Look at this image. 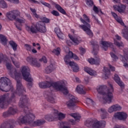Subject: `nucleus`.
I'll use <instances>...</instances> for the list:
<instances>
[{
	"label": "nucleus",
	"instance_id": "nucleus-1",
	"mask_svg": "<svg viewBox=\"0 0 128 128\" xmlns=\"http://www.w3.org/2000/svg\"><path fill=\"white\" fill-rule=\"evenodd\" d=\"M110 89L106 90V86H102L97 88V92L98 94L97 97L100 102H102L104 104H110L114 99V88L112 85L110 84Z\"/></svg>",
	"mask_w": 128,
	"mask_h": 128
},
{
	"label": "nucleus",
	"instance_id": "nucleus-2",
	"mask_svg": "<svg viewBox=\"0 0 128 128\" xmlns=\"http://www.w3.org/2000/svg\"><path fill=\"white\" fill-rule=\"evenodd\" d=\"M25 112L26 114V116H22L18 118L16 121V124H28L30 122L31 126H42V124H44L46 123V121L44 120H36L32 122V120L36 118L34 114L30 112Z\"/></svg>",
	"mask_w": 128,
	"mask_h": 128
},
{
	"label": "nucleus",
	"instance_id": "nucleus-3",
	"mask_svg": "<svg viewBox=\"0 0 128 128\" xmlns=\"http://www.w3.org/2000/svg\"><path fill=\"white\" fill-rule=\"evenodd\" d=\"M20 16V12L18 10H12L8 12L6 14V17L9 20H16L17 22L16 24V28L19 30H22V25L18 26L19 24H24L26 22V20L24 18H17L18 16Z\"/></svg>",
	"mask_w": 128,
	"mask_h": 128
},
{
	"label": "nucleus",
	"instance_id": "nucleus-4",
	"mask_svg": "<svg viewBox=\"0 0 128 128\" xmlns=\"http://www.w3.org/2000/svg\"><path fill=\"white\" fill-rule=\"evenodd\" d=\"M83 18H80V20L82 24H84L80 25L79 28H82V30H83L88 36H92V32L90 30V18H88L86 14H83Z\"/></svg>",
	"mask_w": 128,
	"mask_h": 128
},
{
	"label": "nucleus",
	"instance_id": "nucleus-5",
	"mask_svg": "<svg viewBox=\"0 0 128 128\" xmlns=\"http://www.w3.org/2000/svg\"><path fill=\"white\" fill-rule=\"evenodd\" d=\"M10 76L12 78H15L17 82L16 84V94H20V92H24V86L22 85V83L20 82V80H18L20 78V74L19 73H18V72H16V70H10L9 72Z\"/></svg>",
	"mask_w": 128,
	"mask_h": 128
},
{
	"label": "nucleus",
	"instance_id": "nucleus-6",
	"mask_svg": "<svg viewBox=\"0 0 128 128\" xmlns=\"http://www.w3.org/2000/svg\"><path fill=\"white\" fill-rule=\"evenodd\" d=\"M106 121H98L96 119L89 118L85 122L86 126L91 128H104L106 126Z\"/></svg>",
	"mask_w": 128,
	"mask_h": 128
},
{
	"label": "nucleus",
	"instance_id": "nucleus-7",
	"mask_svg": "<svg viewBox=\"0 0 128 128\" xmlns=\"http://www.w3.org/2000/svg\"><path fill=\"white\" fill-rule=\"evenodd\" d=\"M68 84V82L66 80H60L56 82L53 84L52 86L57 91H60L63 92L64 94H68V90L66 87Z\"/></svg>",
	"mask_w": 128,
	"mask_h": 128
},
{
	"label": "nucleus",
	"instance_id": "nucleus-8",
	"mask_svg": "<svg viewBox=\"0 0 128 128\" xmlns=\"http://www.w3.org/2000/svg\"><path fill=\"white\" fill-rule=\"evenodd\" d=\"M21 72L22 73L24 80L28 82V88H32V86L34 79H32L30 74V68L28 66H23L21 68Z\"/></svg>",
	"mask_w": 128,
	"mask_h": 128
},
{
	"label": "nucleus",
	"instance_id": "nucleus-9",
	"mask_svg": "<svg viewBox=\"0 0 128 128\" xmlns=\"http://www.w3.org/2000/svg\"><path fill=\"white\" fill-rule=\"evenodd\" d=\"M66 114L61 112H59L56 109H54L52 112L49 115L45 116V118L48 122H52L55 118H58L60 120H64L66 118Z\"/></svg>",
	"mask_w": 128,
	"mask_h": 128
},
{
	"label": "nucleus",
	"instance_id": "nucleus-10",
	"mask_svg": "<svg viewBox=\"0 0 128 128\" xmlns=\"http://www.w3.org/2000/svg\"><path fill=\"white\" fill-rule=\"evenodd\" d=\"M12 88L10 80L7 78L2 77L0 80V90L2 92H10Z\"/></svg>",
	"mask_w": 128,
	"mask_h": 128
},
{
	"label": "nucleus",
	"instance_id": "nucleus-11",
	"mask_svg": "<svg viewBox=\"0 0 128 128\" xmlns=\"http://www.w3.org/2000/svg\"><path fill=\"white\" fill-rule=\"evenodd\" d=\"M66 52L67 54L64 58V60L66 64H68L70 62H70V58H74L75 60H80V58L76 54H72V52L70 51V48L66 47Z\"/></svg>",
	"mask_w": 128,
	"mask_h": 128
},
{
	"label": "nucleus",
	"instance_id": "nucleus-12",
	"mask_svg": "<svg viewBox=\"0 0 128 128\" xmlns=\"http://www.w3.org/2000/svg\"><path fill=\"white\" fill-rule=\"evenodd\" d=\"M120 58L124 64V66L128 70V48L124 50V56L120 55Z\"/></svg>",
	"mask_w": 128,
	"mask_h": 128
},
{
	"label": "nucleus",
	"instance_id": "nucleus-13",
	"mask_svg": "<svg viewBox=\"0 0 128 128\" xmlns=\"http://www.w3.org/2000/svg\"><path fill=\"white\" fill-rule=\"evenodd\" d=\"M26 30L28 32H32V34H36L38 32V23L36 24L32 23L30 26H26Z\"/></svg>",
	"mask_w": 128,
	"mask_h": 128
},
{
	"label": "nucleus",
	"instance_id": "nucleus-14",
	"mask_svg": "<svg viewBox=\"0 0 128 128\" xmlns=\"http://www.w3.org/2000/svg\"><path fill=\"white\" fill-rule=\"evenodd\" d=\"M114 118L120 120H126L128 118V114L124 112H117L114 114Z\"/></svg>",
	"mask_w": 128,
	"mask_h": 128
},
{
	"label": "nucleus",
	"instance_id": "nucleus-15",
	"mask_svg": "<svg viewBox=\"0 0 128 128\" xmlns=\"http://www.w3.org/2000/svg\"><path fill=\"white\" fill-rule=\"evenodd\" d=\"M26 61L29 62L31 66L35 68H40V64L38 62V60L36 58L28 57L26 58Z\"/></svg>",
	"mask_w": 128,
	"mask_h": 128
},
{
	"label": "nucleus",
	"instance_id": "nucleus-16",
	"mask_svg": "<svg viewBox=\"0 0 128 128\" xmlns=\"http://www.w3.org/2000/svg\"><path fill=\"white\" fill-rule=\"evenodd\" d=\"M122 110V106L118 104H115L110 106L108 110L109 114H112L114 112H118V110Z\"/></svg>",
	"mask_w": 128,
	"mask_h": 128
},
{
	"label": "nucleus",
	"instance_id": "nucleus-17",
	"mask_svg": "<svg viewBox=\"0 0 128 128\" xmlns=\"http://www.w3.org/2000/svg\"><path fill=\"white\" fill-rule=\"evenodd\" d=\"M76 102H78V100H76V98L74 96H71L70 97L69 101L66 102V105L68 108H70L72 106H76Z\"/></svg>",
	"mask_w": 128,
	"mask_h": 128
},
{
	"label": "nucleus",
	"instance_id": "nucleus-18",
	"mask_svg": "<svg viewBox=\"0 0 128 128\" xmlns=\"http://www.w3.org/2000/svg\"><path fill=\"white\" fill-rule=\"evenodd\" d=\"M37 26H38V32L44 34L46 32V24L44 22H40L37 23Z\"/></svg>",
	"mask_w": 128,
	"mask_h": 128
},
{
	"label": "nucleus",
	"instance_id": "nucleus-19",
	"mask_svg": "<svg viewBox=\"0 0 128 128\" xmlns=\"http://www.w3.org/2000/svg\"><path fill=\"white\" fill-rule=\"evenodd\" d=\"M88 62L90 64H96L98 66L100 63V58L98 56L96 55L94 56V58H90L88 59Z\"/></svg>",
	"mask_w": 128,
	"mask_h": 128
},
{
	"label": "nucleus",
	"instance_id": "nucleus-20",
	"mask_svg": "<svg viewBox=\"0 0 128 128\" xmlns=\"http://www.w3.org/2000/svg\"><path fill=\"white\" fill-rule=\"evenodd\" d=\"M68 36L70 40H72L74 44H78L80 43V42H82V38H80V36H72L70 34H69Z\"/></svg>",
	"mask_w": 128,
	"mask_h": 128
},
{
	"label": "nucleus",
	"instance_id": "nucleus-21",
	"mask_svg": "<svg viewBox=\"0 0 128 128\" xmlns=\"http://www.w3.org/2000/svg\"><path fill=\"white\" fill-rule=\"evenodd\" d=\"M75 92L80 94H85L86 92V90H84V87L81 84L77 86L76 88Z\"/></svg>",
	"mask_w": 128,
	"mask_h": 128
},
{
	"label": "nucleus",
	"instance_id": "nucleus-22",
	"mask_svg": "<svg viewBox=\"0 0 128 128\" xmlns=\"http://www.w3.org/2000/svg\"><path fill=\"white\" fill-rule=\"evenodd\" d=\"M28 98L26 96V95L22 96L20 98L19 106L20 108H24V104H28Z\"/></svg>",
	"mask_w": 128,
	"mask_h": 128
},
{
	"label": "nucleus",
	"instance_id": "nucleus-23",
	"mask_svg": "<svg viewBox=\"0 0 128 128\" xmlns=\"http://www.w3.org/2000/svg\"><path fill=\"white\" fill-rule=\"evenodd\" d=\"M113 8L114 10H118L119 12H124L126 10V6L120 4L119 6L114 5Z\"/></svg>",
	"mask_w": 128,
	"mask_h": 128
},
{
	"label": "nucleus",
	"instance_id": "nucleus-24",
	"mask_svg": "<svg viewBox=\"0 0 128 128\" xmlns=\"http://www.w3.org/2000/svg\"><path fill=\"white\" fill-rule=\"evenodd\" d=\"M114 80L118 84L120 88H124V82L120 80V78L118 77V75L115 74L114 76Z\"/></svg>",
	"mask_w": 128,
	"mask_h": 128
},
{
	"label": "nucleus",
	"instance_id": "nucleus-25",
	"mask_svg": "<svg viewBox=\"0 0 128 128\" xmlns=\"http://www.w3.org/2000/svg\"><path fill=\"white\" fill-rule=\"evenodd\" d=\"M66 64L70 66L72 70H73V72H77L80 70V67H78V64L74 62H70V63Z\"/></svg>",
	"mask_w": 128,
	"mask_h": 128
},
{
	"label": "nucleus",
	"instance_id": "nucleus-26",
	"mask_svg": "<svg viewBox=\"0 0 128 128\" xmlns=\"http://www.w3.org/2000/svg\"><path fill=\"white\" fill-rule=\"evenodd\" d=\"M39 87L40 88H50L52 86V82H50L46 81L44 82H40L38 84Z\"/></svg>",
	"mask_w": 128,
	"mask_h": 128
},
{
	"label": "nucleus",
	"instance_id": "nucleus-27",
	"mask_svg": "<svg viewBox=\"0 0 128 128\" xmlns=\"http://www.w3.org/2000/svg\"><path fill=\"white\" fill-rule=\"evenodd\" d=\"M101 44H102V48L104 50H108V48H112V44L106 42V41H102Z\"/></svg>",
	"mask_w": 128,
	"mask_h": 128
},
{
	"label": "nucleus",
	"instance_id": "nucleus-28",
	"mask_svg": "<svg viewBox=\"0 0 128 128\" xmlns=\"http://www.w3.org/2000/svg\"><path fill=\"white\" fill-rule=\"evenodd\" d=\"M18 110L16 109H14V108H10L8 112H5L3 114L4 116H8L10 114H16Z\"/></svg>",
	"mask_w": 128,
	"mask_h": 128
},
{
	"label": "nucleus",
	"instance_id": "nucleus-29",
	"mask_svg": "<svg viewBox=\"0 0 128 128\" xmlns=\"http://www.w3.org/2000/svg\"><path fill=\"white\" fill-rule=\"evenodd\" d=\"M110 74V71L108 67L104 66L103 70V78L106 80V78H108Z\"/></svg>",
	"mask_w": 128,
	"mask_h": 128
},
{
	"label": "nucleus",
	"instance_id": "nucleus-30",
	"mask_svg": "<svg viewBox=\"0 0 128 128\" xmlns=\"http://www.w3.org/2000/svg\"><path fill=\"white\" fill-rule=\"evenodd\" d=\"M84 70L86 72H87V74H88L90 76H96V72L92 70V69L88 67H84Z\"/></svg>",
	"mask_w": 128,
	"mask_h": 128
},
{
	"label": "nucleus",
	"instance_id": "nucleus-31",
	"mask_svg": "<svg viewBox=\"0 0 128 128\" xmlns=\"http://www.w3.org/2000/svg\"><path fill=\"white\" fill-rule=\"evenodd\" d=\"M116 39L120 40L121 39L120 36L118 34L115 36V38H114V44L115 46H116L118 48H120V46H124V44H122V42H118V41H116Z\"/></svg>",
	"mask_w": 128,
	"mask_h": 128
},
{
	"label": "nucleus",
	"instance_id": "nucleus-32",
	"mask_svg": "<svg viewBox=\"0 0 128 128\" xmlns=\"http://www.w3.org/2000/svg\"><path fill=\"white\" fill-rule=\"evenodd\" d=\"M56 70V66L54 65L51 64L48 66L45 69V72L46 74H50L53 70Z\"/></svg>",
	"mask_w": 128,
	"mask_h": 128
},
{
	"label": "nucleus",
	"instance_id": "nucleus-33",
	"mask_svg": "<svg viewBox=\"0 0 128 128\" xmlns=\"http://www.w3.org/2000/svg\"><path fill=\"white\" fill-rule=\"evenodd\" d=\"M112 14L114 18H115V20H116V22H118L122 26H124V22H122V18H120V17L118 16V15L116 13L112 12Z\"/></svg>",
	"mask_w": 128,
	"mask_h": 128
},
{
	"label": "nucleus",
	"instance_id": "nucleus-34",
	"mask_svg": "<svg viewBox=\"0 0 128 128\" xmlns=\"http://www.w3.org/2000/svg\"><path fill=\"white\" fill-rule=\"evenodd\" d=\"M0 128H14V126H12V122H4L0 126Z\"/></svg>",
	"mask_w": 128,
	"mask_h": 128
},
{
	"label": "nucleus",
	"instance_id": "nucleus-35",
	"mask_svg": "<svg viewBox=\"0 0 128 128\" xmlns=\"http://www.w3.org/2000/svg\"><path fill=\"white\" fill-rule=\"evenodd\" d=\"M123 36L128 40V27L124 26V30H122Z\"/></svg>",
	"mask_w": 128,
	"mask_h": 128
},
{
	"label": "nucleus",
	"instance_id": "nucleus-36",
	"mask_svg": "<svg viewBox=\"0 0 128 128\" xmlns=\"http://www.w3.org/2000/svg\"><path fill=\"white\" fill-rule=\"evenodd\" d=\"M0 42L4 46L6 44V37L4 35L0 34Z\"/></svg>",
	"mask_w": 128,
	"mask_h": 128
},
{
	"label": "nucleus",
	"instance_id": "nucleus-37",
	"mask_svg": "<svg viewBox=\"0 0 128 128\" xmlns=\"http://www.w3.org/2000/svg\"><path fill=\"white\" fill-rule=\"evenodd\" d=\"M55 8L58 10L60 12H61V14H66V11L64 10L62 8V6H60L58 4H55Z\"/></svg>",
	"mask_w": 128,
	"mask_h": 128
},
{
	"label": "nucleus",
	"instance_id": "nucleus-38",
	"mask_svg": "<svg viewBox=\"0 0 128 128\" xmlns=\"http://www.w3.org/2000/svg\"><path fill=\"white\" fill-rule=\"evenodd\" d=\"M101 110L103 112V114H101V118L102 120H104L105 118H106L108 116V114L106 112V110L104 109H102Z\"/></svg>",
	"mask_w": 128,
	"mask_h": 128
},
{
	"label": "nucleus",
	"instance_id": "nucleus-39",
	"mask_svg": "<svg viewBox=\"0 0 128 128\" xmlns=\"http://www.w3.org/2000/svg\"><path fill=\"white\" fill-rule=\"evenodd\" d=\"M0 8H8V4L4 0H0Z\"/></svg>",
	"mask_w": 128,
	"mask_h": 128
},
{
	"label": "nucleus",
	"instance_id": "nucleus-40",
	"mask_svg": "<svg viewBox=\"0 0 128 128\" xmlns=\"http://www.w3.org/2000/svg\"><path fill=\"white\" fill-rule=\"evenodd\" d=\"M30 10L32 12V15L34 18H40V15L36 14V10L30 8Z\"/></svg>",
	"mask_w": 128,
	"mask_h": 128
},
{
	"label": "nucleus",
	"instance_id": "nucleus-41",
	"mask_svg": "<svg viewBox=\"0 0 128 128\" xmlns=\"http://www.w3.org/2000/svg\"><path fill=\"white\" fill-rule=\"evenodd\" d=\"M10 44L11 46L14 50H16V48H18V44L14 41H10Z\"/></svg>",
	"mask_w": 128,
	"mask_h": 128
},
{
	"label": "nucleus",
	"instance_id": "nucleus-42",
	"mask_svg": "<svg viewBox=\"0 0 128 128\" xmlns=\"http://www.w3.org/2000/svg\"><path fill=\"white\" fill-rule=\"evenodd\" d=\"M70 116L72 118H74V120L76 122H78V120H80V115H78L76 114H70Z\"/></svg>",
	"mask_w": 128,
	"mask_h": 128
},
{
	"label": "nucleus",
	"instance_id": "nucleus-43",
	"mask_svg": "<svg viewBox=\"0 0 128 128\" xmlns=\"http://www.w3.org/2000/svg\"><path fill=\"white\" fill-rule=\"evenodd\" d=\"M4 98H6V96H4L0 98V106L2 108H4Z\"/></svg>",
	"mask_w": 128,
	"mask_h": 128
},
{
	"label": "nucleus",
	"instance_id": "nucleus-44",
	"mask_svg": "<svg viewBox=\"0 0 128 128\" xmlns=\"http://www.w3.org/2000/svg\"><path fill=\"white\" fill-rule=\"evenodd\" d=\"M52 52L53 54H56V56H58L60 54V48H57L56 49H54Z\"/></svg>",
	"mask_w": 128,
	"mask_h": 128
},
{
	"label": "nucleus",
	"instance_id": "nucleus-45",
	"mask_svg": "<svg viewBox=\"0 0 128 128\" xmlns=\"http://www.w3.org/2000/svg\"><path fill=\"white\" fill-rule=\"evenodd\" d=\"M54 32L56 34V35L58 36V38H62V36H60V34L62 33V32H60V28H55Z\"/></svg>",
	"mask_w": 128,
	"mask_h": 128
},
{
	"label": "nucleus",
	"instance_id": "nucleus-46",
	"mask_svg": "<svg viewBox=\"0 0 128 128\" xmlns=\"http://www.w3.org/2000/svg\"><path fill=\"white\" fill-rule=\"evenodd\" d=\"M93 10L96 14H102V10L96 6H94Z\"/></svg>",
	"mask_w": 128,
	"mask_h": 128
},
{
	"label": "nucleus",
	"instance_id": "nucleus-47",
	"mask_svg": "<svg viewBox=\"0 0 128 128\" xmlns=\"http://www.w3.org/2000/svg\"><path fill=\"white\" fill-rule=\"evenodd\" d=\"M11 60L16 68H20V62H18L14 60L12 57L11 58Z\"/></svg>",
	"mask_w": 128,
	"mask_h": 128
},
{
	"label": "nucleus",
	"instance_id": "nucleus-48",
	"mask_svg": "<svg viewBox=\"0 0 128 128\" xmlns=\"http://www.w3.org/2000/svg\"><path fill=\"white\" fill-rule=\"evenodd\" d=\"M79 50L80 54H81V56H83V54H86V48L82 47H80Z\"/></svg>",
	"mask_w": 128,
	"mask_h": 128
},
{
	"label": "nucleus",
	"instance_id": "nucleus-49",
	"mask_svg": "<svg viewBox=\"0 0 128 128\" xmlns=\"http://www.w3.org/2000/svg\"><path fill=\"white\" fill-rule=\"evenodd\" d=\"M39 60L44 64H46L48 62V59H46V56H43Z\"/></svg>",
	"mask_w": 128,
	"mask_h": 128
},
{
	"label": "nucleus",
	"instance_id": "nucleus-50",
	"mask_svg": "<svg viewBox=\"0 0 128 128\" xmlns=\"http://www.w3.org/2000/svg\"><path fill=\"white\" fill-rule=\"evenodd\" d=\"M86 102L88 104H91V105H94V102L92 101V100L90 98H88L86 100Z\"/></svg>",
	"mask_w": 128,
	"mask_h": 128
},
{
	"label": "nucleus",
	"instance_id": "nucleus-51",
	"mask_svg": "<svg viewBox=\"0 0 128 128\" xmlns=\"http://www.w3.org/2000/svg\"><path fill=\"white\" fill-rule=\"evenodd\" d=\"M24 48L28 52H32V46L28 44H24Z\"/></svg>",
	"mask_w": 128,
	"mask_h": 128
},
{
	"label": "nucleus",
	"instance_id": "nucleus-52",
	"mask_svg": "<svg viewBox=\"0 0 128 128\" xmlns=\"http://www.w3.org/2000/svg\"><path fill=\"white\" fill-rule=\"evenodd\" d=\"M86 4L88 6H92L94 4V2L92 0H86Z\"/></svg>",
	"mask_w": 128,
	"mask_h": 128
},
{
	"label": "nucleus",
	"instance_id": "nucleus-53",
	"mask_svg": "<svg viewBox=\"0 0 128 128\" xmlns=\"http://www.w3.org/2000/svg\"><path fill=\"white\" fill-rule=\"evenodd\" d=\"M110 54L112 56V58H113L114 60H118V58L112 52H111L110 53Z\"/></svg>",
	"mask_w": 128,
	"mask_h": 128
},
{
	"label": "nucleus",
	"instance_id": "nucleus-54",
	"mask_svg": "<svg viewBox=\"0 0 128 128\" xmlns=\"http://www.w3.org/2000/svg\"><path fill=\"white\" fill-rule=\"evenodd\" d=\"M51 13L53 16H60V13H58L56 10H53Z\"/></svg>",
	"mask_w": 128,
	"mask_h": 128
},
{
	"label": "nucleus",
	"instance_id": "nucleus-55",
	"mask_svg": "<svg viewBox=\"0 0 128 128\" xmlns=\"http://www.w3.org/2000/svg\"><path fill=\"white\" fill-rule=\"evenodd\" d=\"M6 68H8V70H12V64H10V62H6Z\"/></svg>",
	"mask_w": 128,
	"mask_h": 128
},
{
	"label": "nucleus",
	"instance_id": "nucleus-56",
	"mask_svg": "<svg viewBox=\"0 0 128 128\" xmlns=\"http://www.w3.org/2000/svg\"><path fill=\"white\" fill-rule=\"evenodd\" d=\"M40 18L42 20L43 22H46V24L50 22V20L46 18Z\"/></svg>",
	"mask_w": 128,
	"mask_h": 128
},
{
	"label": "nucleus",
	"instance_id": "nucleus-57",
	"mask_svg": "<svg viewBox=\"0 0 128 128\" xmlns=\"http://www.w3.org/2000/svg\"><path fill=\"white\" fill-rule=\"evenodd\" d=\"M48 100L52 104H56V100L54 99V98L52 97L50 98Z\"/></svg>",
	"mask_w": 128,
	"mask_h": 128
},
{
	"label": "nucleus",
	"instance_id": "nucleus-58",
	"mask_svg": "<svg viewBox=\"0 0 128 128\" xmlns=\"http://www.w3.org/2000/svg\"><path fill=\"white\" fill-rule=\"evenodd\" d=\"M41 4L45 6H48V8H50V5L49 4H48L44 1H40Z\"/></svg>",
	"mask_w": 128,
	"mask_h": 128
},
{
	"label": "nucleus",
	"instance_id": "nucleus-59",
	"mask_svg": "<svg viewBox=\"0 0 128 128\" xmlns=\"http://www.w3.org/2000/svg\"><path fill=\"white\" fill-rule=\"evenodd\" d=\"M11 2L14 4H20V0H11Z\"/></svg>",
	"mask_w": 128,
	"mask_h": 128
},
{
	"label": "nucleus",
	"instance_id": "nucleus-60",
	"mask_svg": "<svg viewBox=\"0 0 128 128\" xmlns=\"http://www.w3.org/2000/svg\"><path fill=\"white\" fill-rule=\"evenodd\" d=\"M60 36H61V38H58L60 40H64V34L62 32L60 34Z\"/></svg>",
	"mask_w": 128,
	"mask_h": 128
},
{
	"label": "nucleus",
	"instance_id": "nucleus-61",
	"mask_svg": "<svg viewBox=\"0 0 128 128\" xmlns=\"http://www.w3.org/2000/svg\"><path fill=\"white\" fill-rule=\"evenodd\" d=\"M108 67L110 68L112 72H114V70H115L114 67L112 66V65H110V64L108 65Z\"/></svg>",
	"mask_w": 128,
	"mask_h": 128
},
{
	"label": "nucleus",
	"instance_id": "nucleus-62",
	"mask_svg": "<svg viewBox=\"0 0 128 128\" xmlns=\"http://www.w3.org/2000/svg\"><path fill=\"white\" fill-rule=\"evenodd\" d=\"M26 16L28 18V20H30L32 18L30 14H26Z\"/></svg>",
	"mask_w": 128,
	"mask_h": 128
},
{
	"label": "nucleus",
	"instance_id": "nucleus-63",
	"mask_svg": "<svg viewBox=\"0 0 128 128\" xmlns=\"http://www.w3.org/2000/svg\"><path fill=\"white\" fill-rule=\"evenodd\" d=\"M31 52H33V54H36V52H38V51L36 50L34 48H32V50L31 49Z\"/></svg>",
	"mask_w": 128,
	"mask_h": 128
},
{
	"label": "nucleus",
	"instance_id": "nucleus-64",
	"mask_svg": "<svg viewBox=\"0 0 128 128\" xmlns=\"http://www.w3.org/2000/svg\"><path fill=\"white\" fill-rule=\"evenodd\" d=\"M76 82H80V78H76Z\"/></svg>",
	"mask_w": 128,
	"mask_h": 128
}]
</instances>
